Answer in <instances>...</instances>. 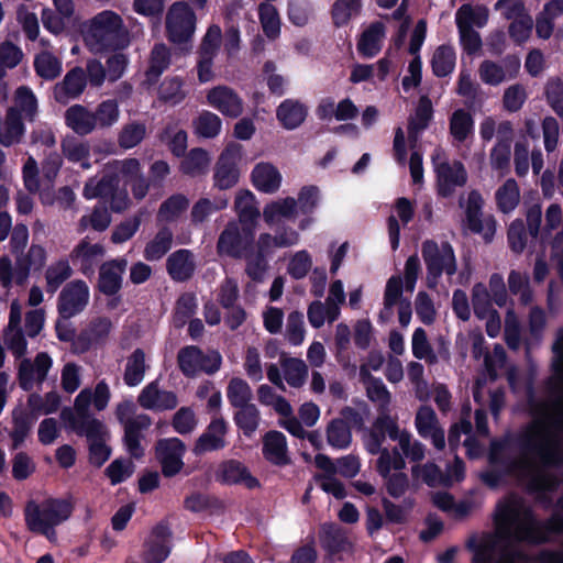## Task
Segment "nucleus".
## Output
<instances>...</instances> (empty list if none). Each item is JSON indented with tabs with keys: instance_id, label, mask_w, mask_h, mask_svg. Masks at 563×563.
<instances>
[{
	"instance_id": "22",
	"label": "nucleus",
	"mask_w": 563,
	"mask_h": 563,
	"mask_svg": "<svg viewBox=\"0 0 563 563\" xmlns=\"http://www.w3.org/2000/svg\"><path fill=\"white\" fill-rule=\"evenodd\" d=\"M106 255V247L101 243H93L88 236L81 239L69 254L71 262L79 266L82 274L89 275L96 265Z\"/></svg>"
},
{
	"instance_id": "50",
	"label": "nucleus",
	"mask_w": 563,
	"mask_h": 563,
	"mask_svg": "<svg viewBox=\"0 0 563 563\" xmlns=\"http://www.w3.org/2000/svg\"><path fill=\"white\" fill-rule=\"evenodd\" d=\"M34 69L37 76L45 80L57 78L62 70V60L48 51H43L34 57Z\"/></svg>"
},
{
	"instance_id": "55",
	"label": "nucleus",
	"mask_w": 563,
	"mask_h": 563,
	"mask_svg": "<svg viewBox=\"0 0 563 563\" xmlns=\"http://www.w3.org/2000/svg\"><path fill=\"white\" fill-rule=\"evenodd\" d=\"M96 129H108L114 125L120 118L119 104L115 100L108 99L100 102L92 111Z\"/></svg>"
},
{
	"instance_id": "31",
	"label": "nucleus",
	"mask_w": 563,
	"mask_h": 563,
	"mask_svg": "<svg viewBox=\"0 0 563 563\" xmlns=\"http://www.w3.org/2000/svg\"><path fill=\"white\" fill-rule=\"evenodd\" d=\"M520 63L515 59L510 70H507L503 65L490 60L484 59L477 69L481 81L488 86H499L506 80L517 77L519 71Z\"/></svg>"
},
{
	"instance_id": "26",
	"label": "nucleus",
	"mask_w": 563,
	"mask_h": 563,
	"mask_svg": "<svg viewBox=\"0 0 563 563\" xmlns=\"http://www.w3.org/2000/svg\"><path fill=\"white\" fill-rule=\"evenodd\" d=\"M125 258H114L104 262L99 267L98 289L108 296L115 295L122 286V277L126 269Z\"/></svg>"
},
{
	"instance_id": "45",
	"label": "nucleus",
	"mask_w": 563,
	"mask_h": 563,
	"mask_svg": "<svg viewBox=\"0 0 563 563\" xmlns=\"http://www.w3.org/2000/svg\"><path fill=\"white\" fill-rule=\"evenodd\" d=\"M10 109H16V113L21 117L33 121L38 110L37 99L33 90L27 86L18 87L13 96V106Z\"/></svg>"
},
{
	"instance_id": "48",
	"label": "nucleus",
	"mask_w": 563,
	"mask_h": 563,
	"mask_svg": "<svg viewBox=\"0 0 563 563\" xmlns=\"http://www.w3.org/2000/svg\"><path fill=\"white\" fill-rule=\"evenodd\" d=\"M385 36L384 25L374 23L364 31L357 44L358 52L365 57L375 56L382 47V41Z\"/></svg>"
},
{
	"instance_id": "53",
	"label": "nucleus",
	"mask_w": 563,
	"mask_h": 563,
	"mask_svg": "<svg viewBox=\"0 0 563 563\" xmlns=\"http://www.w3.org/2000/svg\"><path fill=\"white\" fill-rule=\"evenodd\" d=\"M111 223V214L103 206H97L89 214L82 216L77 224V231L84 233L89 228L97 231H106Z\"/></svg>"
},
{
	"instance_id": "37",
	"label": "nucleus",
	"mask_w": 563,
	"mask_h": 563,
	"mask_svg": "<svg viewBox=\"0 0 563 563\" xmlns=\"http://www.w3.org/2000/svg\"><path fill=\"white\" fill-rule=\"evenodd\" d=\"M474 132V119L470 111L460 108L449 117V134L454 143L462 144Z\"/></svg>"
},
{
	"instance_id": "24",
	"label": "nucleus",
	"mask_w": 563,
	"mask_h": 563,
	"mask_svg": "<svg viewBox=\"0 0 563 563\" xmlns=\"http://www.w3.org/2000/svg\"><path fill=\"white\" fill-rule=\"evenodd\" d=\"M87 86L85 69L74 67L63 78L62 81L54 86V98L62 104L68 103L70 100L77 99Z\"/></svg>"
},
{
	"instance_id": "36",
	"label": "nucleus",
	"mask_w": 563,
	"mask_h": 563,
	"mask_svg": "<svg viewBox=\"0 0 563 563\" xmlns=\"http://www.w3.org/2000/svg\"><path fill=\"white\" fill-rule=\"evenodd\" d=\"M308 108L295 99L284 100L276 110V117L287 130H294L306 120Z\"/></svg>"
},
{
	"instance_id": "23",
	"label": "nucleus",
	"mask_w": 563,
	"mask_h": 563,
	"mask_svg": "<svg viewBox=\"0 0 563 563\" xmlns=\"http://www.w3.org/2000/svg\"><path fill=\"white\" fill-rule=\"evenodd\" d=\"M54 10L44 8L41 19L44 27L54 35L62 34L67 29L68 21L75 15L74 0H52Z\"/></svg>"
},
{
	"instance_id": "8",
	"label": "nucleus",
	"mask_w": 563,
	"mask_h": 563,
	"mask_svg": "<svg viewBox=\"0 0 563 563\" xmlns=\"http://www.w3.org/2000/svg\"><path fill=\"white\" fill-rule=\"evenodd\" d=\"M167 37L173 43L189 41L196 30V14L184 1L174 2L167 10L166 19Z\"/></svg>"
},
{
	"instance_id": "54",
	"label": "nucleus",
	"mask_w": 563,
	"mask_h": 563,
	"mask_svg": "<svg viewBox=\"0 0 563 563\" xmlns=\"http://www.w3.org/2000/svg\"><path fill=\"white\" fill-rule=\"evenodd\" d=\"M227 397L233 408L251 405L253 398L252 388L245 379L233 377L228 383Z\"/></svg>"
},
{
	"instance_id": "29",
	"label": "nucleus",
	"mask_w": 563,
	"mask_h": 563,
	"mask_svg": "<svg viewBox=\"0 0 563 563\" xmlns=\"http://www.w3.org/2000/svg\"><path fill=\"white\" fill-rule=\"evenodd\" d=\"M115 415L124 427V434L143 437L142 432L150 428L152 419L146 413H135L134 404L123 401L117 406Z\"/></svg>"
},
{
	"instance_id": "19",
	"label": "nucleus",
	"mask_w": 563,
	"mask_h": 563,
	"mask_svg": "<svg viewBox=\"0 0 563 563\" xmlns=\"http://www.w3.org/2000/svg\"><path fill=\"white\" fill-rule=\"evenodd\" d=\"M21 321L22 306L15 299L10 305L9 322L3 333V340L9 351L18 358L24 356L27 350Z\"/></svg>"
},
{
	"instance_id": "2",
	"label": "nucleus",
	"mask_w": 563,
	"mask_h": 563,
	"mask_svg": "<svg viewBox=\"0 0 563 563\" xmlns=\"http://www.w3.org/2000/svg\"><path fill=\"white\" fill-rule=\"evenodd\" d=\"M86 47L93 54L114 52L129 46L130 31L123 18L113 10H102L80 26Z\"/></svg>"
},
{
	"instance_id": "16",
	"label": "nucleus",
	"mask_w": 563,
	"mask_h": 563,
	"mask_svg": "<svg viewBox=\"0 0 563 563\" xmlns=\"http://www.w3.org/2000/svg\"><path fill=\"white\" fill-rule=\"evenodd\" d=\"M415 427L418 434L426 440H430L437 450L442 451L445 448L444 429L431 407L421 406L418 408Z\"/></svg>"
},
{
	"instance_id": "63",
	"label": "nucleus",
	"mask_w": 563,
	"mask_h": 563,
	"mask_svg": "<svg viewBox=\"0 0 563 563\" xmlns=\"http://www.w3.org/2000/svg\"><path fill=\"white\" fill-rule=\"evenodd\" d=\"M221 126L222 121L219 115L210 111H202L194 121L195 133L205 139L216 137Z\"/></svg>"
},
{
	"instance_id": "61",
	"label": "nucleus",
	"mask_w": 563,
	"mask_h": 563,
	"mask_svg": "<svg viewBox=\"0 0 563 563\" xmlns=\"http://www.w3.org/2000/svg\"><path fill=\"white\" fill-rule=\"evenodd\" d=\"M496 202L500 211L507 213L512 211L520 201V191L515 179H507L496 194Z\"/></svg>"
},
{
	"instance_id": "20",
	"label": "nucleus",
	"mask_w": 563,
	"mask_h": 563,
	"mask_svg": "<svg viewBox=\"0 0 563 563\" xmlns=\"http://www.w3.org/2000/svg\"><path fill=\"white\" fill-rule=\"evenodd\" d=\"M483 198L477 191H471L465 206L466 221L470 230L483 234L489 241L496 231L493 217L482 218Z\"/></svg>"
},
{
	"instance_id": "33",
	"label": "nucleus",
	"mask_w": 563,
	"mask_h": 563,
	"mask_svg": "<svg viewBox=\"0 0 563 563\" xmlns=\"http://www.w3.org/2000/svg\"><path fill=\"white\" fill-rule=\"evenodd\" d=\"M167 272L174 280L189 279L196 269L195 255L189 250H178L172 253L166 261Z\"/></svg>"
},
{
	"instance_id": "32",
	"label": "nucleus",
	"mask_w": 563,
	"mask_h": 563,
	"mask_svg": "<svg viewBox=\"0 0 563 563\" xmlns=\"http://www.w3.org/2000/svg\"><path fill=\"white\" fill-rule=\"evenodd\" d=\"M415 209L407 198H398L394 205L393 212L388 217V234L391 247L396 250L399 245L400 238V220L401 224L407 225L413 218Z\"/></svg>"
},
{
	"instance_id": "38",
	"label": "nucleus",
	"mask_w": 563,
	"mask_h": 563,
	"mask_svg": "<svg viewBox=\"0 0 563 563\" xmlns=\"http://www.w3.org/2000/svg\"><path fill=\"white\" fill-rule=\"evenodd\" d=\"M24 132L25 128L16 109H8L4 119L0 122V143L3 146L18 144Z\"/></svg>"
},
{
	"instance_id": "30",
	"label": "nucleus",
	"mask_w": 563,
	"mask_h": 563,
	"mask_svg": "<svg viewBox=\"0 0 563 563\" xmlns=\"http://www.w3.org/2000/svg\"><path fill=\"white\" fill-rule=\"evenodd\" d=\"M282 174L278 168L269 162L257 163L251 173L253 186L262 192H276L282 186Z\"/></svg>"
},
{
	"instance_id": "10",
	"label": "nucleus",
	"mask_w": 563,
	"mask_h": 563,
	"mask_svg": "<svg viewBox=\"0 0 563 563\" xmlns=\"http://www.w3.org/2000/svg\"><path fill=\"white\" fill-rule=\"evenodd\" d=\"M243 156V146L231 142L220 154L213 174L214 187L225 190L235 186L240 178L238 164Z\"/></svg>"
},
{
	"instance_id": "25",
	"label": "nucleus",
	"mask_w": 563,
	"mask_h": 563,
	"mask_svg": "<svg viewBox=\"0 0 563 563\" xmlns=\"http://www.w3.org/2000/svg\"><path fill=\"white\" fill-rule=\"evenodd\" d=\"M172 531L165 523H158L153 528L144 551L146 563H162L170 552Z\"/></svg>"
},
{
	"instance_id": "41",
	"label": "nucleus",
	"mask_w": 563,
	"mask_h": 563,
	"mask_svg": "<svg viewBox=\"0 0 563 563\" xmlns=\"http://www.w3.org/2000/svg\"><path fill=\"white\" fill-rule=\"evenodd\" d=\"M210 154L200 147L189 151L179 164V170L189 177L205 175L210 166Z\"/></svg>"
},
{
	"instance_id": "47",
	"label": "nucleus",
	"mask_w": 563,
	"mask_h": 563,
	"mask_svg": "<svg viewBox=\"0 0 563 563\" xmlns=\"http://www.w3.org/2000/svg\"><path fill=\"white\" fill-rule=\"evenodd\" d=\"M228 207L227 198H216L213 200L209 198L198 199L190 211V220L194 225H200L205 223L209 217L217 211L223 210Z\"/></svg>"
},
{
	"instance_id": "14",
	"label": "nucleus",
	"mask_w": 563,
	"mask_h": 563,
	"mask_svg": "<svg viewBox=\"0 0 563 563\" xmlns=\"http://www.w3.org/2000/svg\"><path fill=\"white\" fill-rule=\"evenodd\" d=\"M89 298L90 289L87 283L75 279L62 289L58 297V311L63 318H73L87 307Z\"/></svg>"
},
{
	"instance_id": "21",
	"label": "nucleus",
	"mask_w": 563,
	"mask_h": 563,
	"mask_svg": "<svg viewBox=\"0 0 563 563\" xmlns=\"http://www.w3.org/2000/svg\"><path fill=\"white\" fill-rule=\"evenodd\" d=\"M137 404L146 410L165 411L176 408L178 399L174 391L159 388L158 382L154 380L141 390Z\"/></svg>"
},
{
	"instance_id": "15",
	"label": "nucleus",
	"mask_w": 563,
	"mask_h": 563,
	"mask_svg": "<svg viewBox=\"0 0 563 563\" xmlns=\"http://www.w3.org/2000/svg\"><path fill=\"white\" fill-rule=\"evenodd\" d=\"M185 451L186 446L178 438L161 439L156 443V459L165 476L170 477L181 471L184 467L183 456Z\"/></svg>"
},
{
	"instance_id": "12",
	"label": "nucleus",
	"mask_w": 563,
	"mask_h": 563,
	"mask_svg": "<svg viewBox=\"0 0 563 563\" xmlns=\"http://www.w3.org/2000/svg\"><path fill=\"white\" fill-rule=\"evenodd\" d=\"M112 329L113 323L109 317L95 316L90 318L74 340L71 352L80 355L88 352L92 346L103 344L109 339Z\"/></svg>"
},
{
	"instance_id": "27",
	"label": "nucleus",
	"mask_w": 563,
	"mask_h": 563,
	"mask_svg": "<svg viewBox=\"0 0 563 563\" xmlns=\"http://www.w3.org/2000/svg\"><path fill=\"white\" fill-rule=\"evenodd\" d=\"M384 430L391 440L397 441L399 450L407 459L412 462H420L424 459V444L413 439L407 430L400 429L395 421H389Z\"/></svg>"
},
{
	"instance_id": "64",
	"label": "nucleus",
	"mask_w": 563,
	"mask_h": 563,
	"mask_svg": "<svg viewBox=\"0 0 563 563\" xmlns=\"http://www.w3.org/2000/svg\"><path fill=\"white\" fill-rule=\"evenodd\" d=\"M173 233L169 229H161L155 238L147 243L144 256L148 261H156L162 258L172 247Z\"/></svg>"
},
{
	"instance_id": "62",
	"label": "nucleus",
	"mask_w": 563,
	"mask_h": 563,
	"mask_svg": "<svg viewBox=\"0 0 563 563\" xmlns=\"http://www.w3.org/2000/svg\"><path fill=\"white\" fill-rule=\"evenodd\" d=\"M257 397L262 405L273 407V409L280 416L289 417L292 413V408L288 400L276 394L269 385H261L257 388Z\"/></svg>"
},
{
	"instance_id": "3",
	"label": "nucleus",
	"mask_w": 563,
	"mask_h": 563,
	"mask_svg": "<svg viewBox=\"0 0 563 563\" xmlns=\"http://www.w3.org/2000/svg\"><path fill=\"white\" fill-rule=\"evenodd\" d=\"M110 398V387L102 379L93 389H81L74 400L73 428L78 434L86 435L89 442L106 439L108 435L104 424L90 413V406L102 411L108 407Z\"/></svg>"
},
{
	"instance_id": "43",
	"label": "nucleus",
	"mask_w": 563,
	"mask_h": 563,
	"mask_svg": "<svg viewBox=\"0 0 563 563\" xmlns=\"http://www.w3.org/2000/svg\"><path fill=\"white\" fill-rule=\"evenodd\" d=\"M220 477L225 483L243 484L247 488H254L258 482L253 477L247 468L240 462L231 460L221 464Z\"/></svg>"
},
{
	"instance_id": "28",
	"label": "nucleus",
	"mask_w": 563,
	"mask_h": 563,
	"mask_svg": "<svg viewBox=\"0 0 563 563\" xmlns=\"http://www.w3.org/2000/svg\"><path fill=\"white\" fill-rule=\"evenodd\" d=\"M362 383L365 386L368 399L375 404L379 412L377 423L382 428H385L386 424H389V421H394L389 416L391 394L379 378L364 380Z\"/></svg>"
},
{
	"instance_id": "39",
	"label": "nucleus",
	"mask_w": 563,
	"mask_h": 563,
	"mask_svg": "<svg viewBox=\"0 0 563 563\" xmlns=\"http://www.w3.org/2000/svg\"><path fill=\"white\" fill-rule=\"evenodd\" d=\"M489 18V11L485 5H461L455 13L457 29L484 27Z\"/></svg>"
},
{
	"instance_id": "13",
	"label": "nucleus",
	"mask_w": 563,
	"mask_h": 563,
	"mask_svg": "<svg viewBox=\"0 0 563 563\" xmlns=\"http://www.w3.org/2000/svg\"><path fill=\"white\" fill-rule=\"evenodd\" d=\"M53 367V358L46 352H40L34 358H23L18 366V380L20 387L29 391L41 385Z\"/></svg>"
},
{
	"instance_id": "6",
	"label": "nucleus",
	"mask_w": 563,
	"mask_h": 563,
	"mask_svg": "<svg viewBox=\"0 0 563 563\" xmlns=\"http://www.w3.org/2000/svg\"><path fill=\"white\" fill-rule=\"evenodd\" d=\"M422 256L428 268L429 286H434L442 273L452 276L456 272L454 252L449 243L439 245L433 241H426L422 244Z\"/></svg>"
},
{
	"instance_id": "44",
	"label": "nucleus",
	"mask_w": 563,
	"mask_h": 563,
	"mask_svg": "<svg viewBox=\"0 0 563 563\" xmlns=\"http://www.w3.org/2000/svg\"><path fill=\"white\" fill-rule=\"evenodd\" d=\"M479 136L484 142H490L496 135L497 140L512 139L514 128L510 121L497 120L495 117H485L479 123Z\"/></svg>"
},
{
	"instance_id": "51",
	"label": "nucleus",
	"mask_w": 563,
	"mask_h": 563,
	"mask_svg": "<svg viewBox=\"0 0 563 563\" xmlns=\"http://www.w3.org/2000/svg\"><path fill=\"white\" fill-rule=\"evenodd\" d=\"M325 435L329 445L334 449H346L352 441V433L349 423L341 418L332 419L325 428Z\"/></svg>"
},
{
	"instance_id": "4",
	"label": "nucleus",
	"mask_w": 563,
	"mask_h": 563,
	"mask_svg": "<svg viewBox=\"0 0 563 563\" xmlns=\"http://www.w3.org/2000/svg\"><path fill=\"white\" fill-rule=\"evenodd\" d=\"M73 512V505L66 499L48 498L42 503L29 501L24 509L26 528L45 536L51 542L57 540L55 527L66 521Z\"/></svg>"
},
{
	"instance_id": "60",
	"label": "nucleus",
	"mask_w": 563,
	"mask_h": 563,
	"mask_svg": "<svg viewBox=\"0 0 563 563\" xmlns=\"http://www.w3.org/2000/svg\"><path fill=\"white\" fill-rule=\"evenodd\" d=\"M493 297L488 291V288L482 284L477 283L472 288V307L475 316L484 320L485 317L492 314L494 311H497L493 307Z\"/></svg>"
},
{
	"instance_id": "5",
	"label": "nucleus",
	"mask_w": 563,
	"mask_h": 563,
	"mask_svg": "<svg viewBox=\"0 0 563 563\" xmlns=\"http://www.w3.org/2000/svg\"><path fill=\"white\" fill-rule=\"evenodd\" d=\"M14 258L13 264L8 255L0 257V284L7 290L13 285H25L31 272L45 265L46 250L40 244H32L26 252L14 255Z\"/></svg>"
},
{
	"instance_id": "58",
	"label": "nucleus",
	"mask_w": 563,
	"mask_h": 563,
	"mask_svg": "<svg viewBox=\"0 0 563 563\" xmlns=\"http://www.w3.org/2000/svg\"><path fill=\"white\" fill-rule=\"evenodd\" d=\"M62 151L68 161L80 163L82 168H90V163L88 162L90 147L87 142L78 141L74 137L66 139L62 142Z\"/></svg>"
},
{
	"instance_id": "9",
	"label": "nucleus",
	"mask_w": 563,
	"mask_h": 563,
	"mask_svg": "<svg viewBox=\"0 0 563 563\" xmlns=\"http://www.w3.org/2000/svg\"><path fill=\"white\" fill-rule=\"evenodd\" d=\"M177 361L186 376H195L201 372L213 374L219 371L222 357L217 351L203 353L199 347L189 345L178 352Z\"/></svg>"
},
{
	"instance_id": "35",
	"label": "nucleus",
	"mask_w": 563,
	"mask_h": 563,
	"mask_svg": "<svg viewBox=\"0 0 563 563\" xmlns=\"http://www.w3.org/2000/svg\"><path fill=\"white\" fill-rule=\"evenodd\" d=\"M279 366L283 371L284 379L290 387L301 388L306 384L309 368L305 361L291 357L283 352L279 356Z\"/></svg>"
},
{
	"instance_id": "59",
	"label": "nucleus",
	"mask_w": 563,
	"mask_h": 563,
	"mask_svg": "<svg viewBox=\"0 0 563 563\" xmlns=\"http://www.w3.org/2000/svg\"><path fill=\"white\" fill-rule=\"evenodd\" d=\"M258 16L264 34L275 40L280 33V18L277 9L267 2H263L258 5Z\"/></svg>"
},
{
	"instance_id": "1",
	"label": "nucleus",
	"mask_w": 563,
	"mask_h": 563,
	"mask_svg": "<svg viewBox=\"0 0 563 563\" xmlns=\"http://www.w3.org/2000/svg\"><path fill=\"white\" fill-rule=\"evenodd\" d=\"M554 378L563 390V332L553 345ZM563 400H551L538 405L532 422L519 438L522 457L515 467L522 475H532L538 464L560 462L563 451Z\"/></svg>"
},
{
	"instance_id": "18",
	"label": "nucleus",
	"mask_w": 563,
	"mask_h": 563,
	"mask_svg": "<svg viewBox=\"0 0 563 563\" xmlns=\"http://www.w3.org/2000/svg\"><path fill=\"white\" fill-rule=\"evenodd\" d=\"M229 424L227 420L217 415L214 416L206 430L196 440L192 449L196 455H201L207 452L218 451L227 445V434Z\"/></svg>"
},
{
	"instance_id": "57",
	"label": "nucleus",
	"mask_w": 563,
	"mask_h": 563,
	"mask_svg": "<svg viewBox=\"0 0 563 563\" xmlns=\"http://www.w3.org/2000/svg\"><path fill=\"white\" fill-rule=\"evenodd\" d=\"M432 117V103L428 97H421L415 114L409 120L408 132L410 139H417L429 124Z\"/></svg>"
},
{
	"instance_id": "40",
	"label": "nucleus",
	"mask_w": 563,
	"mask_h": 563,
	"mask_svg": "<svg viewBox=\"0 0 563 563\" xmlns=\"http://www.w3.org/2000/svg\"><path fill=\"white\" fill-rule=\"evenodd\" d=\"M65 122L79 135L90 134L95 130L92 111L81 104H74L66 110Z\"/></svg>"
},
{
	"instance_id": "52",
	"label": "nucleus",
	"mask_w": 563,
	"mask_h": 563,
	"mask_svg": "<svg viewBox=\"0 0 563 563\" xmlns=\"http://www.w3.org/2000/svg\"><path fill=\"white\" fill-rule=\"evenodd\" d=\"M340 316V308L329 306L328 302L320 300L312 301L307 309V318L310 325L314 329H320L325 321L333 322Z\"/></svg>"
},
{
	"instance_id": "7",
	"label": "nucleus",
	"mask_w": 563,
	"mask_h": 563,
	"mask_svg": "<svg viewBox=\"0 0 563 563\" xmlns=\"http://www.w3.org/2000/svg\"><path fill=\"white\" fill-rule=\"evenodd\" d=\"M431 158L437 173L438 190L441 196L448 197L453 194L456 187L465 185L467 174L461 162H448L445 152L440 147L434 150Z\"/></svg>"
},
{
	"instance_id": "46",
	"label": "nucleus",
	"mask_w": 563,
	"mask_h": 563,
	"mask_svg": "<svg viewBox=\"0 0 563 563\" xmlns=\"http://www.w3.org/2000/svg\"><path fill=\"white\" fill-rule=\"evenodd\" d=\"M148 368L143 350L136 349L126 360L123 379L128 386L134 387L142 383Z\"/></svg>"
},
{
	"instance_id": "49",
	"label": "nucleus",
	"mask_w": 563,
	"mask_h": 563,
	"mask_svg": "<svg viewBox=\"0 0 563 563\" xmlns=\"http://www.w3.org/2000/svg\"><path fill=\"white\" fill-rule=\"evenodd\" d=\"M297 203V200L291 197L273 201L264 208V220L268 224H275L284 218H291L296 214Z\"/></svg>"
},
{
	"instance_id": "42",
	"label": "nucleus",
	"mask_w": 563,
	"mask_h": 563,
	"mask_svg": "<svg viewBox=\"0 0 563 563\" xmlns=\"http://www.w3.org/2000/svg\"><path fill=\"white\" fill-rule=\"evenodd\" d=\"M217 251L220 255H228L235 258L242 256L241 234L239 225L235 222H229L220 233Z\"/></svg>"
},
{
	"instance_id": "17",
	"label": "nucleus",
	"mask_w": 563,
	"mask_h": 563,
	"mask_svg": "<svg viewBox=\"0 0 563 563\" xmlns=\"http://www.w3.org/2000/svg\"><path fill=\"white\" fill-rule=\"evenodd\" d=\"M207 103L222 115L238 118L243 113V100L235 90L225 85L209 89L206 93Z\"/></svg>"
},
{
	"instance_id": "56",
	"label": "nucleus",
	"mask_w": 563,
	"mask_h": 563,
	"mask_svg": "<svg viewBox=\"0 0 563 563\" xmlns=\"http://www.w3.org/2000/svg\"><path fill=\"white\" fill-rule=\"evenodd\" d=\"M187 96L185 82L180 77H167L158 88V97L172 106L180 103Z\"/></svg>"
},
{
	"instance_id": "34",
	"label": "nucleus",
	"mask_w": 563,
	"mask_h": 563,
	"mask_svg": "<svg viewBox=\"0 0 563 563\" xmlns=\"http://www.w3.org/2000/svg\"><path fill=\"white\" fill-rule=\"evenodd\" d=\"M263 455L272 464L282 466L290 463L287 441L278 431H269L263 439Z\"/></svg>"
},
{
	"instance_id": "11",
	"label": "nucleus",
	"mask_w": 563,
	"mask_h": 563,
	"mask_svg": "<svg viewBox=\"0 0 563 563\" xmlns=\"http://www.w3.org/2000/svg\"><path fill=\"white\" fill-rule=\"evenodd\" d=\"M398 308V319L402 327L411 320V303L402 299V280L400 276H391L386 284L384 292V307L378 318L382 322H389L394 317V307Z\"/></svg>"
}]
</instances>
